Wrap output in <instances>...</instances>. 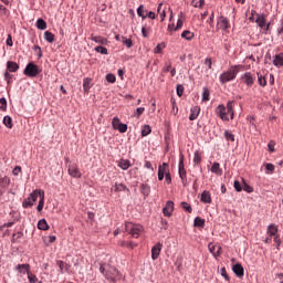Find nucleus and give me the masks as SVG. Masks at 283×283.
Returning a JSON list of instances; mask_svg holds the SVG:
<instances>
[{
	"mask_svg": "<svg viewBox=\"0 0 283 283\" xmlns=\"http://www.w3.org/2000/svg\"><path fill=\"white\" fill-rule=\"evenodd\" d=\"M99 273H103L104 277H106L108 282L120 281V272H118L115 266H112L107 263H101Z\"/></svg>",
	"mask_w": 283,
	"mask_h": 283,
	"instance_id": "1",
	"label": "nucleus"
},
{
	"mask_svg": "<svg viewBox=\"0 0 283 283\" xmlns=\"http://www.w3.org/2000/svg\"><path fill=\"white\" fill-rule=\"evenodd\" d=\"M244 70V65H232L228 71L223 72L219 76V81L221 85H224L227 83H230V81H235V76H238L239 72H242Z\"/></svg>",
	"mask_w": 283,
	"mask_h": 283,
	"instance_id": "2",
	"label": "nucleus"
},
{
	"mask_svg": "<svg viewBox=\"0 0 283 283\" xmlns=\"http://www.w3.org/2000/svg\"><path fill=\"white\" fill-rule=\"evenodd\" d=\"M233 101H229L227 103V106L224 105H219L217 108H216V114L217 116H219V118H221V120H229V115H230V118L231 120H233L234 116H235V113L233 112Z\"/></svg>",
	"mask_w": 283,
	"mask_h": 283,
	"instance_id": "3",
	"label": "nucleus"
},
{
	"mask_svg": "<svg viewBox=\"0 0 283 283\" xmlns=\"http://www.w3.org/2000/svg\"><path fill=\"white\" fill-rule=\"evenodd\" d=\"M125 230L132 235V238H140L145 232V228L142 224H135L133 222H126Z\"/></svg>",
	"mask_w": 283,
	"mask_h": 283,
	"instance_id": "4",
	"label": "nucleus"
},
{
	"mask_svg": "<svg viewBox=\"0 0 283 283\" xmlns=\"http://www.w3.org/2000/svg\"><path fill=\"white\" fill-rule=\"evenodd\" d=\"M23 74H25V76H29L30 78H34L35 76H39V74H41V69H39V65L30 62L29 64H27Z\"/></svg>",
	"mask_w": 283,
	"mask_h": 283,
	"instance_id": "5",
	"label": "nucleus"
},
{
	"mask_svg": "<svg viewBox=\"0 0 283 283\" xmlns=\"http://www.w3.org/2000/svg\"><path fill=\"white\" fill-rule=\"evenodd\" d=\"M179 178L184 185L187 187V169H185V156H179Z\"/></svg>",
	"mask_w": 283,
	"mask_h": 283,
	"instance_id": "6",
	"label": "nucleus"
},
{
	"mask_svg": "<svg viewBox=\"0 0 283 283\" xmlns=\"http://www.w3.org/2000/svg\"><path fill=\"white\" fill-rule=\"evenodd\" d=\"M39 198V190H34L29 195L27 199L23 200L22 207L23 209H29V207H34L35 200Z\"/></svg>",
	"mask_w": 283,
	"mask_h": 283,
	"instance_id": "7",
	"label": "nucleus"
},
{
	"mask_svg": "<svg viewBox=\"0 0 283 283\" xmlns=\"http://www.w3.org/2000/svg\"><path fill=\"white\" fill-rule=\"evenodd\" d=\"M231 28V23L229 22V19L224 15H221L217 19V30H222L223 32H227Z\"/></svg>",
	"mask_w": 283,
	"mask_h": 283,
	"instance_id": "8",
	"label": "nucleus"
},
{
	"mask_svg": "<svg viewBox=\"0 0 283 283\" xmlns=\"http://www.w3.org/2000/svg\"><path fill=\"white\" fill-rule=\"evenodd\" d=\"M241 80L248 87H253L255 83V75H253L251 72H245L242 76Z\"/></svg>",
	"mask_w": 283,
	"mask_h": 283,
	"instance_id": "9",
	"label": "nucleus"
},
{
	"mask_svg": "<svg viewBox=\"0 0 283 283\" xmlns=\"http://www.w3.org/2000/svg\"><path fill=\"white\" fill-rule=\"evenodd\" d=\"M67 171L69 175L72 176V178H81L82 176L81 170L78 169V166L76 164L70 165Z\"/></svg>",
	"mask_w": 283,
	"mask_h": 283,
	"instance_id": "10",
	"label": "nucleus"
},
{
	"mask_svg": "<svg viewBox=\"0 0 283 283\" xmlns=\"http://www.w3.org/2000/svg\"><path fill=\"white\" fill-rule=\"evenodd\" d=\"M164 216L166 218H171V214L174 213V201H167L166 206L163 209Z\"/></svg>",
	"mask_w": 283,
	"mask_h": 283,
	"instance_id": "11",
	"label": "nucleus"
},
{
	"mask_svg": "<svg viewBox=\"0 0 283 283\" xmlns=\"http://www.w3.org/2000/svg\"><path fill=\"white\" fill-rule=\"evenodd\" d=\"M160 251H163V243H156L151 249V260H156L160 256Z\"/></svg>",
	"mask_w": 283,
	"mask_h": 283,
	"instance_id": "12",
	"label": "nucleus"
},
{
	"mask_svg": "<svg viewBox=\"0 0 283 283\" xmlns=\"http://www.w3.org/2000/svg\"><path fill=\"white\" fill-rule=\"evenodd\" d=\"M38 198H40V201L36 209L41 213V211H43V207H45V192L39 189Z\"/></svg>",
	"mask_w": 283,
	"mask_h": 283,
	"instance_id": "13",
	"label": "nucleus"
},
{
	"mask_svg": "<svg viewBox=\"0 0 283 283\" xmlns=\"http://www.w3.org/2000/svg\"><path fill=\"white\" fill-rule=\"evenodd\" d=\"M280 230L277 229V226L275 223H271L269 227H268V230H266V233L268 235H270V238H275L276 235H279V232Z\"/></svg>",
	"mask_w": 283,
	"mask_h": 283,
	"instance_id": "14",
	"label": "nucleus"
},
{
	"mask_svg": "<svg viewBox=\"0 0 283 283\" xmlns=\"http://www.w3.org/2000/svg\"><path fill=\"white\" fill-rule=\"evenodd\" d=\"M233 273L237 275V277H243L244 276V268H242V264L237 263L232 268Z\"/></svg>",
	"mask_w": 283,
	"mask_h": 283,
	"instance_id": "15",
	"label": "nucleus"
},
{
	"mask_svg": "<svg viewBox=\"0 0 283 283\" xmlns=\"http://www.w3.org/2000/svg\"><path fill=\"white\" fill-rule=\"evenodd\" d=\"M198 116H200V106L191 107L189 120H196Z\"/></svg>",
	"mask_w": 283,
	"mask_h": 283,
	"instance_id": "16",
	"label": "nucleus"
},
{
	"mask_svg": "<svg viewBox=\"0 0 283 283\" xmlns=\"http://www.w3.org/2000/svg\"><path fill=\"white\" fill-rule=\"evenodd\" d=\"M15 271L22 273L23 275H28V273H30V264L25 263V264H18L15 266Z\"/></svg>",
	"mask_w": 283,
	"mask_h": 283,
	"instance_id": "17",
	"label": "nucleus"
},
{
	"mask_svg": "<svg viewBox=\"0 0 283 283\" xmlns=\"http://www.w3.org/2000/svg\"><path fill=\"white\" fill-rule=\"evenodd\" d=\"M255 23H258L259 28H264L266 25V15L264 13L256 14Z\"/></svg>",
	"mask_w": 283,
	"mask_h": 283,
	"instance_id": "18",
	"label": "nucleus"
},
{
	"mask_svg": "<svg viewBox=\"0 0 283 283\" xmlns=\"http://www.w3.org/2000/svg\"><path fill=\"white\" fill-rule=\"evenodd\" d=\"M201 202H203L205 205H211V192L205 190L201 193Z\"/></svg>",
	"mask_w": 283,
	"mask_h": 283,
	"instance_id": "19",
	"label": "nucleus"
},
{
	"mask_svg": "<svg viewBox=\"0 0 283 283\" xmlns=\"http://www.w3.org/2000/svg\"><path fill=\"white\" fill-rule=\"evenodd\" d=\"M91 40H93L95 43H98L99 45H107L108 43L107 39L101 35H91Z\"/></svg>",
	"mask_w": 283,
	"mask_h": 283,
	"instance_id": "20",
	"label": "nucleus"
},
{
	"mask_svg": "<svg viewBox=\"0 0 283 283\" xmlns=\"http://www.w3.org/2000/svg\"><path fill=\"white\" fill-rule=\"evenodd\" d=\"M7 72H19V64L17 62H7Z\"/></svg>",
	"mask_w": 283,
	"mask_h": 283,
	"instance_id": "21",
	"label": "nucleus"
},
{
	"mask_svg": "<svg viewBox=\"0 0 283 283\" xmlns=\"http://www.w3.org/2000/svg\"><path fill=\"white\" fill-rule=\"evenodd\" d=\"M273 65H275V67H283V53H279L277 55H275L273 60Z\"/></svg>",
	"mask_w": 283,
	"mask_h": 283,
	"instance_id": "22",
	"label": "nucleus"
},
{
	"mask_svg": "<svg viewBox=\"0 0 283 283\" xmlns=\"http://www.w3.org/2000/svg\"><path fill=\"white\" fill-rule=\"evenodd\" d=\"M118 167H120V169H123L124 171H127V169L132 167V164L129 163V159H120L118 163Z\"/></svg>",
	"mask_w": 283,
	"mask_h": 283,
	"instance_id": "23",
	"label": "nucleus"
},
{
	"mask_svg": "<svg viewBox=\"0 0 283 283\" xmlns=\"http://www.w3.org/2000/svg\"><path fill=\"white\" fill-rule=\"evenodd\" d=\"M140 192L143 193V196H145V198H147V196H149V193H151V187L147 184H143L140 186Z\"/></svg>",
	"mask_w": 283,
	"mask_h": 283,
	"instance_id": "24",
	"label": "nucleus"
},
{
	"mask_svg": "<svg viewBox=\"0 0 283 283\" xmlns=\"http://www.w3.org/2000/svg\"><path fill=\"white\" fill-rule=\"evenodd\" d=\"M38 229H40V231H48L50 229V224H48V221L45 219H41L38 222Z\"/></svg>",
	"mask_w": 283,
	"mask_h": 283,
	"instance_id": "25",
	"label": "nucleus"
},
{
	"mask_svg": "<svg viewBox=\"0 0 283 283\" xmlns=\"http://www.w3.org/2000/svg\"><path fill=\"white\" fill-rule=\"evenodd\" d=\"M193 36H196V35L193 34V32H191L189 30H185L181 33V39H185L186 41H193Z\"/></svg>",
	"mask_w": 283,
	"mask_h": 283,
	"instance_id": "26",
	"label": "nucleus"
},
{
	"mask_svg": "<svg viewBox=\"0 0 283 283\" xmlns=\"http://www.w3.org/2000/svg\"><path fill=\"white\" fill-rule=\"evenodd\" d=\"M158 174H164L165 176H167V174H169V164L164 163L163 165H159Z\"/></svg>",
	"mask_w": 283,
	"mask_h": 283,
	"instance_id": "27",
	"label": "nucleus"
},
{
	"mask_svg": "<svg viewBox=\"0 0 283 283\" xmlns=\"http://www.w3.org/2000/svg\"><path fill=\"white\" fill-rule=\"evenodd\" d=\"M210 171H212V174H216L217 176H222V168H220V164L219 163H214L212 165Z\"/></svg>",
	"mask_w": 283,
	"mask_h": 283,
	"instance_id": "28",
	"label": "nucleus"
},
{
	"mask_svg": "<svg viewBox=\"0 0 283 283\" xmlns=\"http://www.w3.org/2000/svg\"><path fill=\"white\" fill-rule=\"evenodd\" d=\"M193 226L198 227L199 229H205V219L200 217L195 218Z\"/></svg>",
	"mask_w": 283,
	"mask_h": 283,
	"instance_id": "29",
	"label": "nucleus"
},
{
	"mask_svg": "<svg viewBox=\"0 0 283 283\" xmlns=\"http://www.w3.org/2000/svg\"><path fill=\"white\" fill-rule=\"evenodd\" d=\"M258 83L261 87H266V77L262 75V73H256Z\"/></svg>",
	"mask_w": 283,
	"mask_h": 283,
	"instance_id": "30",
	"label": "nucleus"
},
{
	"mask_svg": "<svg viewBox=\"0 0 283 283\" xmlns=\"http://www.w3.org/2000/svg\"><path fill=\"white\" fill-rule=\"evenodd\" d=\"M36 28L38 30H48V22H45L43 19H38Z\"/></svg>",
	"mask_w": 283,
	"mask_h": 283,
	"instance_id": "31",
	"label": "nucleus"
},
{
	"mask_svg": "<svg viewBox=\"0 0 283 283\" xmlns=\"http://www.w3.org/2000/svg\"><path fill=\"white\" fill-rule=\"evenodd\" d=\"M149 134H151V126L144 125L142 127V137L145 138V136H149Z\"/></svg>",
	"mask_w": 283,
	"mask_h": 283,
	"instance_id": "32",
	"label": "nucleus"
},
{
	"mask_svg": "<svg viewBox=\"0 0 283 283\" xmlns=\"http://www.w3.org/2000/svg\"><path fill=\"white\" fill-rule=\"evenodd\" d=\"M44 40H46L48 43H54V33H52L50 31H45Z\"/></svg>",
	"mask_w": 283,
	"mask_h": 283,
	"instance_id": "33",
	"label": "nucleus"
},
{
	"mask_svg": "<svg viewBox=\"0 0 283 283\" xmlns=\"http://www.w3.org/2000/svg\"><path fill=\"white\" fill-rule=\"evenodd\" d=\"M3 125H6L8 127V129H12V127H14V124H12V117L4 116Z\"/></svg>",
	"mask_w": 283,
	"mask_h": 283,
	"instance_id": "34",
	"label": "nucleus"
},
{
	"mask_svg": "<svg viewBox=\"0 0 283 283\" xmlns=\"http://www.w3.org/2000/svg\"><path fill=\"white\" fill-rule=\"evenodd\" d=\"M28 280L29 283H43L42 281H39V277H36L32 272H28Z\"/></svg>",
	"mask_w": 283,
	"mask_h": 283,
	"instance_id": "35",
	"label": "nucleus"
},
{
	"mask_svg": "<svg viewBox=\"0 0 283 283\" xmlns=\"http://www.w3.org/2000/svg\"><path fill=\"white\" fill-rule=\"evenodd\" d=\"M208 249H209L210 253H212L213 258L220 256V252H216V249H218V245H213L212 243H210L208 245Z\"/></svg>",
	"mask_w": 283,
	"mask_h": 283,
	"instance_id": "36",
	"label": "nucleus"
},
{
	"mask_svg": "<svg viewBox=\"0 0 283 283\" xmlns=\"http://www.w3.org/2000/svg\"><path fill=\"white\" fill-rule=\"evenodd\" d=\"M224 138H226V140H230L231 143H235V135H233L229 130L224 132Z\"/></svg>",
	"mask_w": 283,
	"mask_h": 283,
	"instance_id": "37",
	"label": "nucleus"
},
{
	"mask_svg": "<svg viewBox=\"0 0 283 283\" xmlns=\"http://www.w3.org/2000/svg\"><path fill=\"white\" fill-rule=\"evenodd\" d=\"M83 87H84V92H87L88 90H91V87H92V80H90V78H84V81H83Z\"/></svg>",
	"mask_w": 283,
	"mask_h": 283,
	"instance_id": "38",
	"label": "nucleus"
},
{
	"mask_svg": "<svg viewBox=\"0 0 283 283\" xmlns=\"http://www.w3.org/2000/svg\"><path fill=\"white\" fill-rule=\"evenodd\" d=\"M8 109V101L2 97L0 98V111L6 112Z\"/></svg>",
	"mask_w": 283,
	"mask_h": 283,
	"instance_id": "39",
	"label": "nucleus"
},
{
	"mask_svg": "<svg viewBox=\"0 0 283 283\" xmlns=\"http://www.w3.org/2000/svg\"><path fill=\"white\" fill-rule=\"evenodd\" d=\"M242 182H243V191H245L247 193H253V187L247 184L244 179H242Z\"/></svg>",
	"mask_w": 283,
	"mask_h": 283,
	"instance_id": "40",
	"label": "nucleus"
},
{
	"mask_svg": "<svg viewBox=\"0 0 283 283\" xmlns=\"http://www.w3.org/2000/svg\"><path fill=\"white\" fill-rule=\"evenodd\" d=\"M8 185V181H6V179H0V196L2 193H6V187Z\"/></svg>",
	"mask_w": 283,
	"mask_h": 283,
	"instance_id": "41",
	"label": "nucleus"
},
{
	"mask_svg": "<svg viewBox=\"0 0 283 283\" xmlns=\"http://www.w3.org/2000/svg\"><path fill=\"white\" fill-rule=\"evenodd\" d=\"M193 163L195 165H200V163H202V157H200V153L196 151L193 155Z\"/></svg>",
	"mask_w": 283,
	"mask_h": 283,
	"instance_id": "42",
	"label": "nucleus"
},
{
	"mask_svg": "<svg viewBox=\"0 0 283 283\" xmlns=\"http://www.w3.org/2000/svg\"><path fill=\"white\" fill-rule=\"evenodd\" d=\"M122 43H124L126 48H132L134 45V43L132 42V39H127L125 36H122Z\"/></svg>",
	"mask_w": 283,
	"mask_h": 283,
	"instance_id": "43",
	"label": "nucleus"
},
{
	"mask_svg": "<svg viewBox=\"0 0 283 283\" xmlns=\"http://www.w3.org/2000/svg\"><path fill=\"white\" fill-rule=\"evenodd\" d=\"M144 12H145V7L140 4L137 9V14L138 17H142V19H147V15H144Z\"/></svg>",
	"mask_w": 283,
	"mask_h": 283,
	"instance_id": "44",
	"label": "nucleus"
},
{
	"mask_svg": "<svg viewBox=\"0 0 283 283\" xmlns=\"http://www.w3.org/2000/svg\"><path fill=\"white\" fill-rule=\"evenodd\" d=\"M114 189L115 191H125L127 189V186L123 184H115Z\"/></svg>",
	"mask_w": 283,
	"mask_h": 283,
	"instance_id": "45",
	"label": "nucleus"
},
{
	"mask_svg": "<svg viewBox=\"0 0 283 283\" xmlns=\"http://www.w3.org/2000/svg\"><path fill=\"white\" fill-rule=\"evenodd\" d=\"M95 52H98L99 54H108L107 48L102 46V45L96 46V48H95Z\"/></svg>",
	"mask_w": 283,
	"mask_h": 283,
	"instance_id": "46",
	"label": "nucleus"
},
{
	"mask_svg": "<svg viewBox=\"0 0 283 283\" xmlns=\"http://www.w3.org/2000/svg\"><path fill=\"white\" fill-rule=\"evenodd\" d=\"M3 76H4V81H7L8 85H10V83H12V74H10V71L4 72Z\"/></svg>",
	"mask_w": 283,
	"mask_h": 283,
	"instance_id": "47",
	"label": "nucleus"
},
{
	"mask_svg": "<svg viewBox=\"0 0 283 283\" xmlns=\"http://www.w3.org/2000/svg\"><path fill=\"white\" fill-rule=\"evenodd\" d=\"M184 21L182 18H179L177 21V25L174 29V32H178V30H182Z\"/></svg>",
	"mask_w": 283,
	"mask_h": 283,
	"instance_id": "48",
	"label": "nucleus"
},
{
	"mask_svg": "<svg viewBox=\"0 0 283 283\" xmlns=\"http://www.w3.org/2000/svg\"><path fill=\"white\" fill-rule=\"evenodd\" d=\"M233 187H234L235 191H238V192L243 191V186L238 180H234Z\"/></svg>",
	"mask_w": 283,
	"mask_h": 283,
	"instance_id": "49",
	"label": "nucleus"
},
{
	"mask_svg": "<svg viewBox=\"0 0 283 283\" xmlns=\"http://www.w3.org/2000/svg\"><path fill=\"white\" fill-rule=\"evenodd\" d=\"M120 134H125L127 132V124H120L116 128Z\"/></svg>",
	"mask_w": 283,
	"mask_h": 283,
	"instance_id": "50",
	"label": "nucleus"
},
{
	"mask_svg": "<svg viewBox=\"0 0 283 283\" xmlns=\"http://www.w3.org/2000/svg\"><path fill=\"white\" fill-rule=\"evenodd\" d=\"M209 96H210L209 88L205 87L202 93V101L205 102L209 101Z\"/></svg>",
	"mask_w": 283,
	"mask_h": 283,
	"instance_id": "51",
	"label": "nucleus"
},
{
	"mask_svg": "<svg viewBox=\"0 0 283 283\" xmlns=\"http://www.w3.org/2000/svg\"><path fill=\"white\" fill-rule=\"evenodd\" d=\"M181 207L185 209V211H187L188 213H191V211H193V209L191 208V206L187 202H181Z\"/></svg>",
	"mask_w": 283,
	"mask_h": 283,
	"instance_id": "52",
	"label": "nucleus"
},
{
	"mask_svg": "<svg viewBox=\"0 0 283 283\" xmlns=\"http://www.w3.org/2000/svg\"><path fill=\"white\" fill-rule=\"evenodd\" d=\"M143 114H145V107H138L135 112L136 118H140V116H143Z\"/></svg>",
	"mask_w": 283,
	"mask_h": 283,
	"instance_id": "53",
	"label": "nucleus"
},
{
	"mask_svg": "<svg viewBox=\"0 0 283 283\" xmlns=\"http://www.w3.org/2000/svg\"><path fill=\"white\" fill-rule=\"evenodd\" d=\"M106 81H107L108 83H116V75H114V74H112V73L107 74V75H106Z\"/></svg>",
	"mask_w": 283,
	"mask_h": 283,
	"instance_id": "54",
	"label": "nucleus"
},
{
	"mask_svg": "<svg viewBox=\"0 0 283 283\" xmlns=\"http://www.w3.org/2000/svg\"><path fill=\"white\" fill-rule=\"evenodd\" d=\"M120 124L122 123H120V119L118 117L113 118V122H112L113 128L117 129Z\"/></svg>",
	"mask_w": 283,
	"mask_h": 283,
	"instance_id": "55",
	"label": "nucleus"
},
{
	"mask_svg": "<svg viewBox=\"0 0 283 283\" xmlns=\"http://www.w3.org/2000/svg\"><path fill=\"white\" fill-rule=\"evenodd\" d=\"M265 169L268 174H273V171H275V166L273 164H266Z\"/></svg>",
	"mask_w": 283,
	"mask_h": 283,
	"instance_id": "56",
	"label": "nucleus"
},
{
	"mask_svg": "<svg viewBox=\"0 0 283 283\" xmlns=\"http://www.w3.org/2000/svg\"><path fill=\"white\" fill-rule=\"evenodd\" d=\"M20 238H23V232L21 231L12 235V242H17Z\"/></svg>",
	"mask_w": 283,
	"mask_h": 283,
	"instance_id": "57",
	"label": "nucleus"
},
{
	"mask_svg": "<svg viewBox=\"0 0 283 283\" xmlns=\"http://www.w3.org/2000/svg\"><path fill=\"white\" fill-rule=\"evenodd\" d=\"M220 273H221L222 277H224V280H227V282H229L230 277H229V274H227V268H221Z\"/></svg>",
	"mask_w": 283,
	"mask_h": 283,
	"instance_id": "58",
	"label": "nucleus"
},
{
	"mask_svg": "<svg viewBox=\"0 0 283 283\" xmlns=\"http://www.w3.org/2000/svg\"><path fill=\"white\" fill-rule=\"evenodd\" d=\"M205 65H207L208 70H212L213 67V62L211 61V57H207L205 60Z\"/></svg>",
	"mask_w": 283,
	"mask_h": 283,
	"instance_id": "59",
	"label": "nucleus"
},
{
	"mask_svg": "<svg viewBox=\"0 0 283 283\" xmlns=\"http://www.w3.org/2000/svg\"><path fill=\"white\" fill-rule=\"evenodd\" d=\"M184 92H185V86H182V84H178L177 85V95L182 96Z\"/></svg>",
	"mask_w": 283,
	"mask_h": 283,
	"instance_id": "60",
	"label": "nucleus"
},
{
	"mask_svg": "<svg viewBox=\"0 0 283 283\" xmlns=\"http://www.w3.org/2000/svg\"><path fill=\"white\" fill-rule=\"evenodd\" d=\"M148 32H149V29H147V25H144L142 28V34H143L144 39H147L149 36Z\"/></svg>",
	"mask_w": 283,
	"mask_h": 283,
	"instance_id": "61",
	"label": "nucleus"
},
{
	"mask_svg": "<svg viewBox=\"0 0 283 283\" xmlns=\"http://www.w3.org/2000/svg\"><path fill=\"white\" fill-rule=\"evenodd\" d=\"M268 147H269V151H271V154H273V151H275V142H274V140H271V142L268 144Z\"/></svg>",
	"mask_w": 283,
	"mask_h": 283,
	"instance_id": "62",
	"label": "nucleus"
},
{
	"mask_svg": "<svg viewBox=\"0 0 283 283\" xmlns=\"http://www.w3.org/2000/svg\"><path fill=\"white\" fill-rule=\"evenodd\" d=\"M193 8H205V0H199L198 2L193 3Z\"/></svg>",
	"mask_w": 283,
	"mask_h": 283,
	"instance_id": "63",
	"label": "nucleus"
},
{
	"mask_svg": "<svg viewBox=\"0 0 283 283\" xmlns=\"http://www.w3.org/2000/svg\"><path fill=\"white\" fill-rule=\"evenodd\" d=\"M163 48H165V44H158L155 48V54H160L163 52Z\"/></svg>",
	"mask_w": 283,
	"mask_h": 283,
	"instance_id": "64",
	"label": "nucleus"
}]
</instances>
